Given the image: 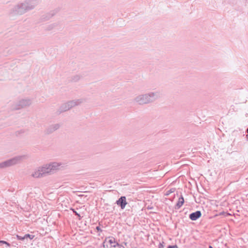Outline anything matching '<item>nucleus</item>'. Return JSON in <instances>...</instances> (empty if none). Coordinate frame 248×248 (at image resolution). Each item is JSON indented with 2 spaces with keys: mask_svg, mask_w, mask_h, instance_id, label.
I'll return each mask as SVG.
<instances>
[{
  "mask_svg": "<svg viewBox=\"0 0 248 248\" xmlns=\"http://www.w3.org/2000/svg\"><path fill=\"white\" fill-rule=\"evenodd\" d=\"M240 160H241L240 164L239 165H238V166L237 167V168H233V170H238L240 171H242L245 169L244 168V166L245 165L244 158L242 157Z\"/></svg>",
  "mask_w": 248,
  "mask_h": 248,
  "instance_id": "13",
  "label": "nucleus"
},
{
  "mask_svg": "<svg viewBox=\"0 0 248 248\" xmlns=\"http://www.w3.org/2000/svg\"><path fill=\"white\" fill-rule=\"evenodd\" d=\"M209 248H213L211 246H209Z\"/></svg>",
  "mask_w": 248,
  "mask_h": 248,
  "instance_id": "32",
  "label": "nucleus"
},
{
  "mask_svg": "<svg viewBox=\"0 0 248 248\" xmlns=\"http://www.w3.org/2000/svg\"><path fill=\"white\" fill-rule=\"evenodd\" d=\"M167 248H178V246L176 245H169L168 246Z\"/></svg>",
  "mask_w": 248,
  "mask_h": 248,
  "instance_id": "24",
  "label": "nucleus"
},
{
  "mask_svg": "<svg viewBox=\"0 0 248 248\" xmlns=\"http://www.w3.org/2000/svg\"><path fill=\"white\" fill-rule=\"evenodd\" d=\"M61 164L57 162H53L49 164H46L42 167L41 169V171L42 172L44 175L46 174L53 173L56 170L59 169V167Z\"/></svg>",
  "mask_w": 248,
  "mask_h": 248,
  "instance_id": "4",
  "label": "nucleus"
},
{
  "mask_svg": "<svg viewBox=\"0 0 248 248\" xmlns=\"http://www.w3.org/2000/svg\"><path fill=\"white\" fill-rule=\"evenodd\" d=\"M16 237H17V239L19 240L23 241V240H25L24 235L21 236V235H16Z\"/></svg>",
  "mask_w": 248,
  "mask_h": 248,
  "instance_id": "21",
  "label": "nucleus"
},
{
  "mask_svg": "<svg viewBox=\"0 0 248 248\" xmlns=\"http://www.w3.org/2000/svg\"><path fill=\"white\" fill-rule=\"evenodd\" d=\"M82 78L80 75H75L72 76L69 78V81L71 82H78Z\"/></svg>",
  "mask_w": 248,
  "mask_h": 248,
  "instance_id": "11",
  "label": "nucleus"
},
{
  "mask_svg": "<svg viewBox=\"0 0 248 248\" xmlns=\"http://www.w3.org/2000/svg\"><path fill=\"white\" fill-rule=\"evenodd\" d=\"M26 158V156L18 155L15 156L12 158L0 163V169L6 168L21 162L24 159Z\"/></svg>",
  "mask_w": 248,
  "mask_h": 248,
  "instance_id": "3",
  "label": "nucleus"
},
{
  "mask_svg": "<svg viewBox=\"0 0 248 248\" xmlns=\"http://www.w3.org/2000/svg\"><path fill=\"white\" fill-rule=\"evenodd\" d=\"M118 248H125L124 247L121 246L119 244V247Z\"/></svg>",
  "mask_w": 248,
  "mask_h": 248,
  "instance_id": "30",
  "label": "nucleus"
},
{
  "mask_svg": "<svg viewBox=\"0 0 248 248\" xmlns=\"http://www.w3.org/2000/svg\"><path fill=\"white\" fill-rule=\"evenodd\" d=\"M107 243L109 244L111 248H118L119 247V244L115 242L114 238L109 239Z\"/></svg>",
  "mask_w": 248,
  "mask_h": 248,
  "instance_id": "14",
  "label": "nucleus"
},
{
  "mask_svg": "<svg viewBox=\"0 0 248 248\" xmlns=\"http://www.w3.org/2000/svg\"><path fill=\"white\" fill-rule=\"evenodd\" d=\"M116 204L120 206L122 209H124L126 205L127 204L126 197L125 196H121L116 201Z\"/></svg>",
  "mask_w": 248,
  "mask_h": 248,
  "instance_id": "6",
  "label": "nucleus"
},
{
  "mask_svg": "<svg viewBox=\"0 0 248 248\" xmlns=\"http://www.w3.org/2000/svg\"><path fill=\"white\" fill-rule=\"evenodd\" d=\"M31 103L32 101L30 99H22L15 103L12 105V109L14 110H19L30 106Z\"/></svg>",
  "mask_w": 248,
  "mask_h": 248,
  "instance_id": "5",
  "label": "nucleus"
},
{
  "mask_svg": "<svg viewBox=\"0 0 248 248\" xmlns=\"http://www.w3.org/2000/svg\"><path fill=\"white\" fill-rule=\"evenodd\" d=\"M24 236L25 240H28V239L32 240L34 237V235H31L30 234H26L24 235Z\"/></svg>",
  "mask_w": 248,
  "mask_h": 248,
  "instance_id": "18",
  "label": "nucleus"
},
{
  "mask_svg": "<svg viewBox=\"0 0 248 248\" xmlns=\"http://www.w3.org/2000/svg\"><path fill=\"white\" fill-rule=\"evenodd\" d=\"M69 110L68 108L67 107V105L66 103L62 104L59 108L58 109L57 112L58 114H61L62 112H65Z\"/></svg>",
  "mask_w": 248,
  "mask_h": 248,
  "instance_id": "10",
  "label": "nucleus"
},
{
  "mask_svg": "<svg viewBox=\"0 0 248 248\" xmlns=\"http://www.w3.org/2000/svg\"><path fill=\"white\" fill-rule=\"evenodd\" d=\"M0 243L6 245L8 247H10L11 245L7 242L3 240L0 241Z\"/></svg>",
  "mask_w": 248,
  "mask_h": 248,
  "instance_id": "23",
  "label": "nucleus"
},
{
  "mask_svg": "<svg viewBox=\"0 0 248 248\" xmlns=\"http://www.w3.org/2000/svg\"><path fill=\"white\" fill-rule=\"evenodd\" d=\"M184 199L183 196H181V197L179 198L178 201L176 204L175 206V209H179L184 204Z\"/></svg>",
  "mask_w": 248,
  "mask_h": 248,
  "instance_id": "12",
  "label": "nucleus"
},
{
  "mask_svg": "<svg viewBox=\"0 0 248 248\" xmlns=\"http://www.w3.org/2000/svg\"><path fill=\"white\" fill-rule=\"evenodd\" d=\"M202 216V213L200 211H196L189 214V218L192 221H195Z\"/></svg>",
  "mask_w": 248,
  "mask_h": 248,
  "instance_id": "8",
  "label": "nucleus"
},
{
  "mask_svg": "<svg viewBox=\"0 0 248 248\" xmlns=\"http://www.w3.org/2000/svg\"><path fill=\"white\" fill-rule=\"evenodd\" d=\"M60 10L59 8H57L52 11H51L49 14L50 15V17H52L55 15L57 13H58Z\"/></svg>",
  "mask_w": 248,
  "mask_h": 248,
  "instance_id": "17",
  "label": "nucleus"
},
{
  "mask_svg": "<svg viewBox=\"0 0 248 248\" xmlns=\"http://www.w3.org/2000/svg\"><path fill=\"white\" fill-rule=\"evenodd\" d=\"M72 210L74 214L78 217L79 219H80L81 217L80 215L74 209H72Z\"/></svg>",
  "mask_w": 248,
  "mask_h": 248,
  "instance_id": "20",
  "label": "nucleus"
},
{
  "mask_svg": "<svg viewBox=\"0 0 248 248\" xmlns=\"http://www.w3.org/2000/svg\"><path fill=\"white\" fill-rule=\"evenodd\" d=\"M32 176L34 178H39L41 177L44 176V174H43L42 172L41 171V169L38 170L37 171L34 172L32 174Z\"/></svg>",
  "mask_w": 248,
  "mask_h": 248,
  "instance_id": "15",
  "label": "nucleus"
},
{
  "mask_svg": "<svg viewBox=\"0 0 248 248\" xmlns=\"http://www.w3.org/2000/svg\"><path fill=\"white\" fill-rule=\"evenodd\" d=\"M247 134H248V128L247 129Z\"/></svg>",
  "mask_w": 248,
  "mask_h": 248,
  "instance_id": "33",
  "label": "nucleus"
},
{
  "mask_svg": "<svg viewBox=\"0 0 248 248\" xmlns=\"http://www.w3.org/2000/svg\"><path fill=\"white\" fill-rule=\"evenodd\" d=\"M236 216H240V215H238V213L235 214V213H233V217H234L235 218H236Z\"/></svg>",
  "mask_w": 248,
  "mask_h": 248,
  "instance_id": "29",
  "label": "nucleus"
},
{
  "mask_svg": "<svg viewBox=\"0 0 248 248\" xmlns=\"http://www.w3.org/2000/svg\"><path fill=\"white\" fill-rule=\"evenodd\" d=\"M58 26V23H53L52 24H51L49 25H48L46 28V30L47 31H51L53 30V29L55 28Z\"/></svg>",
  "mask_w": 248,
  "mask_h": 248,
  "instance_id": "16",
  "label": "nucleus"
},
{
  "mask_svg": "<svg viewBox=\"0 0 248 248\" xmlns=\"http://www.w3.org/2000/svg\"><path fill=\"white\" fill-rule=\"evenodd\" d=\"M175 191V188H171L169 190L167 191L166 195H169L170 193L174 192Z\"/></svg>",
  "mask_w": 248,
  "mask_h": 248,
  "instance_id": "22",
  "label": "nucleus"
},
{
  "mask_svg": "<svg viewBox=\"0 0 248 248\" xmlns=\"http://www.w3.org/2000/svg\"><path fill=\"white\" fill-rule=\"evenodd\" d=\"M25 132V130H24V129H21V130L16 131L15 132V135H16V136H19L20 134H24Z\"/></svg>",
  "mask_w": 248,
  "mask_h": 248,
  "instance_id": "19",
  "label": "nucleus"
},
{
  "mask_svg": "<svg viewBox=\"0 0 248 248\" xmlns=\"http://www.w3.org/2000/svg\"><path fill=\"white\" fill-rule=\"evenodd\" d=\"M66 104H67V107L69 109H71L72 108V106L70 105L69 101H68L67 102H66Z\"/></svg>",
  "mask_w": 248,
  "mask_h": 248,
  "instance_id": "26",
  "label": "nucleus"
},
{
  "mask_svg": "<svg viewBox=\"0 0 248 248\" xmlns=\"http://www.w3.org/2000/svg\"><path fill=\"white\" fill-rule=\"evenodd\" d=\"M160 97V92L156 91L140 94L134 98V101L139 105H143L153 103Z\"/></svg>",
  "mask_w": 248,
  "mask_h": 248,
  "instance_id": "2",
  "label": "nucleus"
},
{
  "mask_svg": "<svg viewBox=\"0 0 248 248\" xmlns=\"http://www.w3.org/2000/svg\"><path fill=\"white\" fill-rule=\"evenodd\" d=\"M86 101L84 98H80L78 99H75L71 101H69V102L72 108L78 106Z\"/></svg>",
  "mask_w": 248,
  "mask_h": 248,
  "instance_id": "9",
  "label": "nucleus"
},
{
  "mask_svg": "<svg viewBox=\"0 0 248 248\" xmlns=\"http://www.w3.org/2000/svg\"><path fill=\"white\" fill-rule=\"evenodd\" d=\"M103 246L104 248H108V245L106 243V241L103 242Z\"/></svg>",
  "mask_w": 248,
  "mask_h": 248,
  "instance_id": "25",
  "label": "nucleus"
},
{
  "mask_svg": "<svg viewBox=\"0 0 248 248\" xmlns=\"http://www.w3.org/2000/svg\"><path fill=\"white\" fill-rule=\"evenodd\" d=\"M61 125L59 124H55L50 125L46 129V133L50 134L60 128Z\"/></svg>",
  "mask_w": 248,
  "mask_h": 248,
  "instance_id": "7",
  "label": "nucleus"
},
{
  "mask_svg": "<svg viewBox=\"0 0 248 248\" xmlns=\"http://www.w3.org/2000/svg\"><path fill=\"white\" fill-rule=\"evenodd\" d=\"M164 242L160 243L158 245V248H164V245H163Z\"/></svg>",
  "mask_w": 248,
  "mask_h": 248,
  "instance_id": "27",
  "label": "nucleus"
},
{
  "mask_svg": "<svg viewBox=\"0 0 248 248\" xmlns=\"http://www.w3.org/2000/svg\"><path fill=\"white\" fill-rule=\"evenodd\" d=\"M39 0H25L15 5L9 11L10 16L22 15L32 10L39 4Z\"/></svg>",
  "mask_w": 248,
  "mask_h": 248,
  "instance_id": "1",
  "label": "nucleus"
},
{
  "mask_svg": "<svg viewBox=\"0 0 248 248\" xmlns=\"http://www.w3.org/2000/svg\"><path fill=\"white\" fill-rule=\"evenodd\" d=\"M246 138L248 140V134H247V135H246Z\"/></svg>",
  "mask_w": 248,
  "mask_h": 248,
  "instance_id": "31",
  "label": "nucleus"
},
{
  "mask_svg": "<svg viewBox=\"0 0 248 248\" xmlns=\"http://www.w3.org/2000/svg\"><path fill=\"white\" fill-rule=\"evenodd\" d=\"M96 230H97L98 232H102V230H101V229L100 228V227L99 226H97L96 227Z\"/></svg>",
  "mask_w": 248,
  "mask_h": 248,
  "instance_id": "28",
  "label": "nucleus"
}]
</instances>
